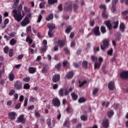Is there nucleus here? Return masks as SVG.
I'll return each instance as SVG.
<instances>
[{"label": "nucleus", "mask_w": 128, "mask_h": 128, "mask_svg": "<svg viewBox=\"0 0 128 128\" xmlns=\"http://www.w3.org/2000/svg\"><path fill=\"white\" fill-rule=\"evenodd\" d=\"M12 14H13V16L14 18V20L18 22H20L22 20L24 16V13H23L22 15V12H20V11L16 10V9L13 10Z\"/></svg>", "instance_id": "obj_1"}, {"label": "nucleus", "mask_w": 128, "mask_h": 128, "mask_svg": "<svg viewBox=\"0 0 128 128\" xmlns=\"http://www.w3.org/2000/svg\"><path fill=\"white\" fill-rule=\"evenodd\" d=\"M110 46V42L108 40H103L102 44H101V50H106V48Z\"/></svg>", "instance_id": "obj_2"}, {"label": "nucleus", "mask_w": 128, "mask_h": 128, "mask_svg": "<svg viewBox=\"0 0 128 128\" xmlns=\"http://www.w3.org/2000/svg\"><path fill=\"white\" fill-rule=\"evenodd\" d=\"M52 102L54 106L58 107L60 106V99H58V98L53 99Z\"/></svg>", "instance_id": "obj_3"}, {"label": "nucleus", "mask_w": 128, "mask_h": 128, "mask_svg": "<svg viewBox=\"0 0 128 128\" xmlns=\"http://www.w3.org/2000/svg\"><path fill=\"white\" fill-rule=\"evenodd\" d=\"M14 86L16 90H22V84L20 82L16 81Z\"/></svg>", "instance_id": "obj_4"}, {"label": "nucleus", "mask_w": 128, "mask_h": 128, "mask_svg": "<svg viewBox=\"0 0 128 128\" xmlns=\"http://www.w3.org/2000/svg\"><path fill=\"white\" fill-rule=\"evenodd\" d=\"M16 122L18 123L21 122L22 124H24V122H26V119L24 118V115H20L19 117H18Z\"/></svg>", "instance_id": "obj_5"}, {"label": "nucleus", "mask_w": 128, "mask_h": 128, "mask_svg": "<svg viewBox=\"0 0 128 128\" xmlns=\"http://www.w3.org/2000/svg\"><path fill=\"white\" fill-rule=\"evenodd\" d=\"M60 79V76L59 74H54L52 78V80L53 82H58Z\"/></svg>", "instance_id": "obj_6"}, {"label": "nucleus", "mask_w": 128, "mask_h": 128, "mask_svg": "<svg viewBox=\"0 0 128 128\" xmlns=\"http://www.w3.org/2000/svg\"><path fill=\"white\" fill-rule=\"evenodd\" d=\"M28 24H30V20H28V18L26 16L24 18V20L21 22V26H26Z\"/></svg>", "instance_id": "obj_7"}, {"label": "nucleus", "mask_w": 128, "mask_h": 128, "mask_svg": "<svg viewBox=\"0 0 128 128\" xmlns=\"http://www.w3.org/2000/svg\"><path fill=\"white\" fill-rule=\"evenodd\" d=\"M93 32H94V34L95 36H100V27L99 26H96L93 29Z\"/></svg>", "instance_id": "obj_8"}, {"label": "nucleus", "mask_w": 128, "mask_h": 128, "mask_svg": "<svg viewBox=\"0 0 128 128\" xmlns=\"http://www.w3.org/2000/svg\"><path fill=\"white\" fill-rule=\"evenodd\" d=\"M120 76L122 78L126 80L128 78V71H124L120 74Z\"/></svg>", "instance_id": "obj_9"}, {"label": "nucleus", "mask_w": 128, "mask_h": 128, "mask_svg": "<svg viewBox=\"0 0 128 128\" xmlns=\"http://www.w3.org/2000/svg\"><path fill=\"white\" fill-rule=\"evenodd\" d=\"M64 6L66 10H72V3H66Z\"/></svg>", "instance_id": "obj_10"}, {"label": "nucleus", "mask_w": 128, "mask_h": 128, "mask_svg": "<svg viewBox=\"0 0 128 128\" xmlns=\"http://www.w3.org/2000/svg\"><path fill=\"white\" fill-rule=\"evenodd\" d=\"M102 126L104 128H108V126H110V122H108V120L104 119L102 122Z\"/></svg>", "instance_id": "obj_11"}, {"label": "nucleus", "mask_w": 128, "mask_h": 128, "mask_svg": "<svg viewBox=\"0 0 128 128\" xmlns=\"http://www.w3.org/2000/svg\"><path fill=\"white\" fill-rule=\"evenodd\" d=\"M16 112H10L8 113L9 118L12 120H15V118H16Z\"/></svg>", "instance_id": "obj_12"}, {"label": "nucleus", "mask_w": 128, "mask_h": 128, "mask_svg": "<svg viewBox=\"0 0 128 128\" xmlns=\"http://www.w3.org/2000/svg\"><path fill=\"white\" fill-rule=\"evenodd\" d=\"M46 26L49 30H54V28H56V26L54 24H48Z\"/></svg>", "instance_id": "obj_13"}, {"label": "nucleus", "mask_w": 128, "mask_h": 128, "mask_svg": "<svg viewBox=\"0 0 128 128\" xmlns=\"http://www.w3.org/2000/svg\"><path fill=\"white\" fill-rule=\"evenodd\" d=\"M108 88L110 90H114V82H109Z\"/></svg>", "instance_id": "obj_14"}, {"label": "nucleus", "mask_w": 128, "mask_h": 128, "mask_svg": "<svg viewBox=\"0 0 128 128\" xmlns=\"http://www.w3.org/2000/svg\"><path fill=\"white\" fill-rule=\"evenodd\" d=\"M42 72L43 74L48 72V65H44L42 68Z\"/></svg>", "instance_id": "obj_15"}, {"label": "nucleus", "mask_w": 128, "mask_h": 128, "mask_svg": "<svg viewBox=\"0 0 128 128\" xmlns=\"http://www.w3.org/2000/svg\"><path fill=\"white\" fill-rule=\"evenodd\" d=\"M30 74H34L36 72V68L34 67H29L28 69Z\"/></svg>", "instance_id": "obj_16"}, {"label": "nucleus", "mask_w": 128, "mask_h": 128, "mask_svg": "<svg viewBox=\"0 0 128 128\" xmlns=\"http://www.w3.org/2000/svg\"><path fill=\"white\" fill-rule=\"evenodd\" d=\"M104 24L108 29L112 30V24L110 23V20H108L106 21H105Z\"/></svg>", "instance_id": "obj_17"}, {"label": "nucleus", "mask_w": 128, "mask_h": 128, "mask_svg": "<svg viewBox=\"0 0 128 128\" xmlns=\"http://www.w3.org/2000/svg\"><path fill=\"white\" fill-rule=\"evenodd\" d=\"M8 78L10 80V82H12V80H14V73L12 72H10L8 74Z\"/></svg>", "instance_id": "obj_18"}, {"label": "nucleus", "mask_w": 128, "mask_h": 128, "mask_svg": "<svg viewBox=\"0 0 128 128\" xmlns=\"http://www.w3.org/2000/svg\"><path fill=\"white\" fill-rule=\"evenodd\" d=\"M56 44L59 46L60 48H62V46H64L65 43H64V40H58V42H56Z\"/></svg>", "instance_id": "obj_19"}, {"label": "nucleus", "mask_w": 128, "mask_h": 128, "mask_svg": "<svg viewBox=\"0 0 128 128\" xmlns=\"http://www.w3.org/2000/svg\"><path fill=\"white\" fill-rule=\"evenodd\" d=\"M74 76V72H69L66 74V78H72Z\"/></svg>", "instance_id": "obj_20"}, {"label": "nucleus", "mask_w": 128, "mask_h": 128, "mask_svg": "<svg viewBox=\"0 0 128 128\" xmlns=\"http://www.w3.org/2000/svg\"><path fill=\"white\" fill-rule=\"evenodd\" d=\"M66 89L64 88H60L58 91V94L60 96H64V93L65 92Z\"/></svg>", "instance_id": "obj_21"}, {"label": "nucleus", "mask_w": 128, "mask_h": 128, "mask_svg": "<svg viewBox=\"0 0 128 128\" xmlns=\"http://www.w3.org/2000/svg\"><path fill=\"white\" fill-rule=\"evenodd\" d=\"M100 66H102L101 62H96L94 64V68L95 70H98L100 68Z\"/></svg>", "instance_id": "obj_22"}, {"label": "nucleus", "mask_w": 128, "mask_h": 128, "mask_svg": "<svg viewBox=\"0 0 128 128\" xmlns=\"http://www.w3.org/2000/svg\"><path fill=\"white\" fill-rule=\"evenodd\" d=\"M71 96H72L73 100H78V96L76 95V93H74V92H73L71 94Z\"/></svg>", "instance_id": "obj_23"}, {"label": "nucleus", "mask_w": 128, "mask_h": 128, "mask_svg": "<svg viewBox=\"0 0 128 128\" xmlns=\"http://www.w3.org/2000/svg\"><path fill=\"white\" fill-rule=\"evenodd\" d=\"M53 18L54 14H51L46 18V20H47V22H50V20H52Z\"/></svg>", "instance_id": "obj_24"}, {"label": "nucleus", "mask_w": 128, "mask_h": 128, "mask_svg": "<svg viewBox=\"0 0 128 128\" xmlns=\"http://www.w3.org/2000/svg\"><path fill=\"white\" fill-rule=\"evenodd\" d=\"M26 42H29L30 44H32V40L30 38V36H27L26 38Z\"/></svg>", "instance_id": "obj_25"}, {"label": "nucleus", "mask_w": 128, "mask_h": 128, "mask_svg": "<svg viewBox=\"0 0 128 128\" xmlns=\"http://www.w3.org/2000/svg\"><path fill=\"white\" fill-rule=\"evenodd\" d=\"M113 28H118V20H117L116 22H113Z\"/></svg>", "instance_id": "obj_26"}, {"label": "nucleus", "mask_w": 128, "mask_h": 128, "mask_svg": "<svg viewBox=\"0 0 128 128\" xmlns=\"http://www.w3.org/2000/svg\"><path fill=\"white\" fill-rule=\"evenodd\" d=\"M58 0H48V4H56Z\"/></svg>", "instance_id": "obj_27"}, {"label": "nucleus", "mask_w": 128, "mask_h": 128, "mask_svg": "<svg viewBox=\"0 0 128 128\" xmlns=\"http://www.w3.org/2000/svg\"><path fill=\"white\" fill-rule=\"evenodd\" d=\"M16 44V40H14V38H12L10 40V44L11 46H14V44Z\"/></svg>", "instance_id": "obj_28"}, {"label": "nucleus", "mask_w": 128, "mask_h": 128, "mask_svg": "<svg viewBox=\"0 0 128 128\" xmlns=\"http://www.w3.org/2000/svg\"><path fill=\"white\" fill-rule=\"evenodd\" d=\"M106 11H103L102 13V16L104 18H108V14H106Z\"/></svg>", "instance_id": "obj_29"}, {"label": "nucleus", "mask_w": 128, "mask_h": 128, "mask_svg": "<svg viewBox=\"0 0 128 128\" xmlns=\"http://www.w3.org/2000/svg\"><path fill=\"white\" fill-rule=\"evenodd\" d=\"M100 8H102L104 10L103 12H106V4H102L100 6H99Z\"/></svg>", "instance_id": "obj_30"}, {"label": "nucleus", "mask_w": 128, "mask_h": 128, "mask_svg": "<svg viewBox=\"0 0 128 128\" xmlns=\"http://www.w3.org/2000/svg\"><path fill=\"white\" fill-rule=\"evenodd\" d=\"M114 112L113 110H110L108 111V118H110L111 116H112L114 114Z\"/></svg>", "instance_id": "obj_31"}, {"label": "nucleus", "mask_w": 128, "mask_h": 128, "mask_svg": "<svg viewBox=\"0 0 128 128\" xmlns=\"http://www.w3.org/2000/svg\"><path fill=\"white\" fill-rule=\"evenodd\" d=\"M100 30L102 34H106V27L104 26H101Z\"/></svg>", "instance_id": "obj_32"}, {"label": "nucleus", "mask_w": 128, "mask_h": 128, "mask_svg": "<svg viewBox=\"0 0 128 128\" xmlns=\"http://www.w3.org/2000/svg\"><path fill=\"white\" fill-rule=\"evenodd\" d=\"M85 84H86V81L84 80L83 82L79 81V87L82 88Z\"/></svg>", "instance_id": "obj_33"}, {"label": "nucleus", "mask_w": 128, "mask_h": 128, "mask_svg": "<svg viewBox=\"0 0 128 128\" xmlns=\"http://www.w3.org/2000/svg\"><path fill=\"white\" fill-rule=\"evenodd\" d=\"M120 30L122 32L124 30V23H121L120 26Z\"/></svg>", "instance_id": "obj_34"}, {"label": "nucleus", "mask_w": 128, "mask_h": 128, "mask_svg": "<svg viewBox=\"0 0 128 128\" xmlns=\"http://www.w3.org/2000/svg\"><path fill=\"white\" fill-rule=\"evenodd\" d=\"M71 30H72V26H68L66 30V34H70Z\"/></svg>", "instance_id": "obj_35"}, {"label": "nucleus", "mask_w": 128, "mask_h": 128, "mask_svg": "<svg viewBox=\"0 0 128 128\" xmlns=\"http://www.w3.org/2000/svg\"><path fill=\"white\" fill-rule=\"evenodd\" d=\"M86 98H81L78 100V102H80V104L84 102H86Z\"/></svg>", "instance_id": "obj_36"}, {"label": "nucleus", "mask_w": 128, "mask_h": 128, "mask_svg": "<svg viewBox=\"0 0 128 128\" xmlns=\"http://www.w3.org/2000/svg\"><path fill=\"white\" fill-rule=\"evenodd\" d=\"M98 88H95L92 92L93 96H96V94H98Z\"/></svg>", "instance_id": "obj_37"}, {"label": "nucleus", "mask_w": 128, "mask_h": 128, "mask_svg": "<svg viewBox=\"0 0 128 128\" xmlns=\"http://www.w3.org/2000/svg\"><path fill=\"white\" fill-rule=\"evenodd\" d=\"M63 126H68V127L70 126V122L68 120H66L64 122Z\"/></svg>", "instance_id": "obj_38"}, {"label": "nucleus", "mask_w": 128, "mask_h": 128, "mask_svg": "<svg viewBox=\"0 0 128 128\" xmlns=\"http://www.w3.org/2000/svg\"><path fill=\"white\" fill-rule=\"evenodd\" d=\"M26 32L27 34H30L32 32V26H28L26 28Z\"/></svg>", "instance_id": "obj_39"}, {"label": "nucleus", "mask_w": 128, "mask_h": 128, "mask_svg": "<svg viewBox=\"0 0 128 128\" xmlns=\"http://www.w3.org/2000/svg\"><path fill=\"white\" fill-rule=\"evenodd\" d=\"M51 120H52L50 118H49L47 120V124H48L50 128H52V127L50 126H52Z\"/></svg>", "instance_id": "obj_40"}, {"label": "nucleus", "mask_w": 128, "mask_h": 128, "mask_svg": "<svg viewBox=\"0 0 128 128\" xmlns=\"http://www.w3.org/2000/svg\"><path fill=\"white\" fill-rule=\"evenodd\" d=\"M48 36L50 38H52L54 36V32H52V30H49L48 32Z\"/></svg>", "instance_id": "obj_41"}, {"label": "nucleus", "mask_w": 128, "mask_h": 128, "mask_svg": "<svg viewBox=\"0 0 128 128\" xmlns=\"http://www.w3.org/2000/svg\"><path fill=\"white\" fill-rule=\"evenodd\" d=\"M29 102H36V98L32 96H31L29 99Z\"/></svg>", "instance_id": "obj_42"}, {"label": "nucleus", "mask_w": 128, "mask_h": 128, "mask_svg": "<svg viewBox=\"0 0 128 128\" xmlns=\"http://www.w3.org/2000/svg\"><path fill=\"white\" fill-rule=\"evenodd\" d=\"M34 116L36 118H40V113L38 110H36L34 112Z\"/></svg>", "instance_id": "obj_43"}, {"label": "nucleus", "mask_w": 128, "mask_h": 128, "mask_svg": "<svg viewBox=\"0 0 128 128\" xmlns=\"http://www.w3.org/2000/svg\"><path fill=\"white\" fill-rule=\"evenodd\" d=\"M83 68H88V62L86 61H84L82 63Z\"/></svg>", "instance_id": "obj_44"}, {"label": "nucleus", "mask_w": 128, "mask_h": 128, "mask_svg": "<svg viewBox=\"0 0 128 128\" xmlns=\"http://www.w3.org/2000/svg\"><path fill=\"white\" fill-rule=\"evenodd\" d=\"M10 22V20H8V18H6L4 20V28H6V24H8Z\"/></svg>", "instance_id": "obj_45"}, {"label": "nucleus", "mask_w": 128, "mask_h": 128, "mask_svg": "<svg viewBox=\"0 0 128 128\" xmlns=\"http://www.w3.org/2000/svg\"><path fill=\"white\" fill-rule=\"evenodd\" d=\"M110 104V102H103L102 104V106H105L106 108H108Z\"/></svg>", "instance_id": "obj_46"}, {"label": "nucleus", "mask_w": 128, "mask_h": 128, "mask_svg": "<svg viewBox=\"0 0 128 128\" xmlns=\"http://www.w3.org/2000/svg\"><path fill=\"white\" fill-rule=\"evenodd\" d=\"M114 52V50L111 48L110 50H108L107 54L108 56H112V52Z\"/></svg>", "instance_id": "obj_47"}, {"label": "nucleus", "mask_w": 128, "mask_h": 128, "mask_svg": "<svg viewBox=\"0 0 128 128\" xmlns=\"http://www.w3.org/2000/svg\"><path fill=\"white\" fill-rule=\"evenodd\" d=\"M30 84H26L24 86V90H28L30 89Z\"/></svg>", "instance_id": "obj_48"}, {"label": "nucleus", "mask_w": 128, "mask_h": 128, "mask_svg": "<svg viewBox=\"0 0 128 128\" xmlns=\"http://www.w3.org/2000/svg\"><path fill=\"white\" fill-rule=\"evenodd\" d=\"M111 10L112 12H114L116 10V5L112 4Z\"/></svg>", "instance_id": "obj_49"}, {"label": "nucleus", "mask_w": 128, "mask_h": 128, "mask_svg": "<svg viewBox=\"0 0 128 128\" xmlns=\"http://www.w3.org/2000/svg\"><path fill=\"white\" fill-rule=\"evenodd\" d=\"M4 72V68L2 70H0V78H2V74Z\"/></svg>", "instance_id": "obj_50"}, {"label": "nucleus", "mask_w": 128, "mask_h": 128, "mask_svg": "<svg viewBox=\"0 0 128 128\" xmlns=\"http://www.w3.org/2000/svg\"><path fill=\"white\" fill-rule=\"evenodd\" d=\"M91 58H92V62H96V60H98V57L94 56H92L91 57Z\"/></svg>", "instance_id": "obj_51"}, {"label": "nucleus", "mask_w": 128, "mask_h": 128, "mask_svg": "<svg viewBox=\"0 0 128 128\" xmlns=\"http://www.w3.org/2000/svg\"><path fill=\"white\" fill-rule=\"evenodd\" d=\"M63 65L64 66H70V62H68L67 60H64L63 62Z\"/></svg>", "instance_id": "obj_52"}, {"label": "nucleus", "mask_w": 128, "mask_h": 128, "mask_svg": "<svg viewBox=\"0 0 128 128\" xmlns=\"http://www.w3.org/2000/svg\"><path fill=\"white\" fill-rule=\"evenodd\" d=\"M81 120H88V116H81Z\"/></svg>", "instance_id": "obj_53"}, {"label": "nucleus", "mask_w": 128, "mask_h": 128, "mask_svg": "<svg viewBox=\"0 0 128 128\" xmlns=\"http://www.w3.org/2000/svg\"><path fill=\"white\" fill-rule=\"evenodd\" d=\"M30 77L24 78L22 80L23 82H30Z\"/></svg>", "instance_id": "obj_54"}, {"label": "nucleus", "mask_w": 128, "mask_h": 128, "mask_svg": "<svg viewBox=\"0 0 128 128\" xmlns=\"http://www.w3.org/2000/svg\"><path fill=\"white\" fill-rule=\"evenodd\" d=\"M42 14H40L38 17L37 22H40V20H42Z\"/></svg>", "instance_id": "obj_55"}, {"label": "nucleus", "mask_w": 128, "mask_h": 128, "mask_svg": "<svg viewBox=\"0 0 128 128\" xmlns=\"http://www.w3.org/2000/svg\"><path fill=\"white\" fill-rule=\"evenodd\" d=\"M44 4H46V2H44L40 3V8H44Z\"/></svg>", "instance_id": "obj_56"}, {"label": "nucleus", "mask_w": 128, "mask_h": 128, "mask_svg": "<svg viewBox=\"0 0 128 128\" xmlns=\"http://www.w3.org/2000/svg\"><path fill=\"white\" fill-rule=\"evenodd\" d=\"M14 50L13 49H10L9 52V56H12V55L14 54Z\"/></svg>", "instance_id": "obj_57"}, {"label": "nucleus", "mask_w": 128, "mask_h": 128, "mask_svg": "<svg viewBox=\"0 0 128 128\" xmlns=\"http://www.w3.org/2000/svg\"><path fill=\"white\" fill-rule=\"evenodd\" d=\"M28 98H26L24 101V106H28Z\"/></svg>", "instance_id": "obj_58"}, {"label": "nucleus", "mask_w": 128, "mask_h": 128, "mask_svg": "<svg viewBox=\"0 0 128 128\" xmlns=\"http://www.w3.org/2000/svg\"><path fill=\"white\" fill-rule=\"evenodd\" d=\"M8 47H5L4 49V52H5V54H8Z\"/></svg>", "instance_id": "obj_59"}, {"label": "nucleus", "mask_w": 128, "mask_h": 128, "mask_svg": "<svg viewBox=\"0 0 128 128\" xmlns=\"http://www.w3.org/2000/svg\"><path fill=\"white\" fill-rule=\"evenodd\" d=\"M42 52H46V50H48V46H45L44 45H43V47L42 48Z\"/></svg>", "instance_id": "obj_60"}, {"label": "nucleus", "mask_w": 128, "mask_h": 128, "mask_svg": "<svg viewBox=\"0 0 128 128\" xmlns=\"http://www.w3.org/2000/svg\"><path fill=\"white\" fill-rule=\"evenodd\" d=\"M21 104H22L20 103L17 104L15 106L16 108V110H18V108H20Z\"/></svg>", "instance_id": "obj_61"}, {"label": "nucleus", "mask_w": 128, "mask_h": 128, "mask_svg": "<svg viewBox=\"0 0 128 128\" xmlns=\"http://www.w3.org/2000/svg\"><path fill=\"white\" fill-rule=\"evenodd\" d=\"M62 66V64H58L56 66V68H57L58 70H60V68Z\"/></svg>", "instance_id": "obj_62"}, {"label": "nucleus", "mask_w": 128, "mask_h": 128, "mask_svg": "<svg viewBox=\"0 0 128 128\" xmlns=\"http://www.w3.org/2000/svg\"><path fill=\"white\" fill-rule=\"evenodd\" d=\"M94 52H100V47H94Z\"/></svg>", "instance_id": "obj_63"}, {"label": "nucleus", "mask_w": 128, "mask_h": 128, "mask_svg": "<svg viewBox=\"0 0 128 128\" xmlns=\"http://www.w3.org/2000/svg\"><path fill=\"white\" fill-rule=\"evenodd\" d=\"M118 2V0H112V4L116 6V3Z\"/></svg>", "instance_id": "obj_64"}]
</instances>
